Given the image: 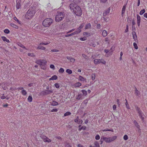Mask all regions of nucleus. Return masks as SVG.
I'll return each instance as SVG.
<instances>
[{"mask_svg":"<svg viewBox=\"0 0 147 147\" xmlns=\"http://www.w3.org/2000/svg\"><path fill=\"white\" fill-rule=\"evenodd\" d=\"M33 84H34L33 83H29L28 85V86H29L30 87H32V86H33Z\"/></svg>","mask_w":147,"mask_h":147,"instance_id":"nucleus-61","label":"nucleus"},{"mask_svg":"<svg viewBox=\"0 0 147 147\" xmlns=\"http://www.w3.org/2000/svg\"><path fill=\"white\" fill-rule=\"evenodd\" d=\"M3 32L6 34H8L9 33L10 31L9 29H5L4 30H3Z\"/></svg>","mask_w":147,"mask_h":147,"instance_id":"nucleus-43","label":"nucleus"},{"mask_svg":"<svg viewBox=\"0 0 147 147\" xmlns=\"http://www.w3.org/2000/svg\"><path fill=\"white\" fill-rule=\"evenodd\" d=\"M36 63L41 65L42 69L44 70H46L47 62L45 60H37L36 61Z\"/></svg>","mask_w":147,"mask_h":147,"instance_id":"nucleus-3","label":"nucleus"},{"mask_svg":"<svg viewBox=\"0 0 147 147\" xmlns=\"http://www.w3.org/2000/svg\"><path fill=\"white\" fill-rule=\"evenodd\" d=\"M95 74H94L92 75V80H94L95 79Z\"/></svg>","mask_w":147,"mask_h":147,"instance_id":"nucleus-47","label":"nucleus"},{"mask_svg":"<svg viewBox=\"0 0 147 147\" xmlns=\"http://www.w3.org/2000/svg\"><path fill=\"white\" fill-rule=\"evenodd\" d=\"M117 138V136H115L112 137H103V139L104 140V141L107 143L111 142L114 140H115Z\"/></svg>","mask_w":147,"mask_h":147,"instance_id":"nucleus-6","label":"nucleus"},{"mask_svg":"<svg viewBox=\"0 0 147 147\" xmlns=\"http://www.w3.org/2000/svg\"><path fill=\"white\" fill-rule=\"evenodd\" d=\"M103 131H109L113 132V129H104L102 130Z\"/></svg>","mask_w":147,"mask_h":147,"instance_id":"nucleus-38","label":"nucleus"},{"mask_svg":"<svg viewBox=\"0 0 147 147\" xmlns=\"http://www.w3.org/2000/svg\"><path fill=\"white\" fill-rule=\"evenodd\" d=\"M128 137L127 135H125L124 136H123V139L125 140H127L128 139Z\"/></svg>","mask_w":147,"mask_h":147,"instance_id":"nucleus-50","label":"nucleus"},{"mask_svg":"<svg viewBox=\"0 0 147 147\" xmlns=\"http://www.w3.org/2000/svg\"><path fill=\"white\" fill-rule=\"evenodd\" d=\"M28 101V102H31L32 101V98L31 96H29L27 98Z\"/></svg>","mask_w":147,"mask_h":147,"instance_id":"nucleus-26","label":"nucleus"},{"mask_svg":"<svg viewBox=\"0 0 147 147\" xmlns=\"http://www.w3.org/2000/svg\"><path fill=\"white\" fill-rule=\"evenodd\" d=\"M51 105L53 106H56L58 105V103L56 101H53L51 103Z\"/></svg>","mask_w":147,"mask_h":147,"instance_id":"nucleus-30","label":"nucleus"},{"mask_svg":"<svg viewBox=\"0 0 147 147\" xmlns=\"http://www.w3.org/2000/svg\"><path fill=\"white\" fill-rule=\"evenodd\" d=\"M126 101V102L125 103V105H126V107L127 109H129V105L128 104L127 101L126 99L125 100Z\"/></svg>","mask_w":147,"mask_h":147,"instance_id":"nucleus-33","label":"nucleus"},{"mask_svg":"<svg viewBox=\"0 0 147 147\" xmlns=\"http://www.w3.org/2000/svg\"><path fill=\"white\" fill-rule=\"evenodd\" d=\"M104 141V140L103 139V137H101V139L100 140V144H102V143L103 142V141Z\"/></svg>","mask_w":147,"mask_h":147,"instance_id":"nucleus-60","label":"nucleus"},{"mask_svg":"<svg viewBox=\"0 0 147 147\" xmlns=\"http://www.w3.org/2000/svg\"><path fill=\"white\" fill-rule=\"evenodd\" d=\"M66 71L67 73H68L69 74H71L72 73V71L71 70L69 69H67L66 70Z\"/></svg>","mask_w":147,"mask_h":147,"instance_id":"nucleus-35","label":"nucleus"},{"mask_svg":"<svg viewBox=\"0 0 147 147\" xmlns=\"http://www.w3.org/2000/svg\"><path fill=\"white\" fill-rule=\"evenodd\" d=\"M82 92L84 96H86L87 95V92L84 89L82 90Z\"/></svg>","mask_w":147,"mask_h":147,"instance_id":"nucleus-32","label":"nucleus"},{"mask_svg":"<svg viewBox=\"0 0 147 147\" xmlns=\"http://www.w3.org/2000/svg\"><path fill=\"white\" fill-rule=\"evenodd\" d=\"M135 93L136 95L139 96L140 94V92L136 88L135 91Z\"/></svg>","mask_w":147,"mask_h":147,"instance_id":"nucleus-29","label":"nucleus"},{"mask_svg":"<svg viewBox=\"0 0 147 147\" xmlns=\"http://www.w3.org/2000/svg\"><path fill=\"white\" fill-rule=\"evenodd\" d=\"M58 111V109H53L51 111V112H57Z\"/></svg>","mask_w":147,"mask_h":147,"instance_id":"nucleus-53","label":"nucleus"},{"mask_svg":"<svg viewBox=\"0 0 147 147\" xmlns=\"http://www.w3.org/2000/svg\"><path fill=\"white\" fill-rule=\"evenodd\" d=\"M0 98L2 99H4L5 98H6L7 99H9V97H7V96H6L4 95H3L1 96Z\"/></svg>","mask_w":147,"mask_h":147,"instance_id":"nucleus-34","label":"nucleus"},{"mask_svg":"<svg viewBox=\"0 0 147 147\" xmlns=\"http://www.w3.org/2000/svg\"><path fill=\"white\" fill-rule=\"evenodd\" d=\"M14 19L17 22L18 24H20V22H19V20L16 17H14Z\"/></svg>","mask_w":147,"mask_h":147,"instance_id":"nucleus-46","label":"nucleus"},{"mask_svg":"<svg viewBox=\"0 0 147 147\" xmlns=\"http://www.w3.org/2000/svg\"><path fill=\"white\" fill-rule=\"evenodd\" d=\"M86 128V127L84 126H82V127H81L79 129V130L80 131L82 129L85 130Z\"/></svg>","mask_w":147,"mask_h":147,"instance_id":"nucleus-49","label":"nucleus"},{"mask_svg":"<svg viewBox=\"0 0 147 147\" xmlns=\"http://www.w3.org/2000/svg\"><path fill=\"white\" fill-rule=\"evenodd\" d=\"M133 46L134 48L136 49H138V47L137 46V44L136 42H134L133 44Z\"/></svg>","mask_w":147,"mask_h":147,"instance_id":"nucleus-42","label":"nucleus"},{"mask_svg":"<svg viewBox=\"0 0 147 147\" xmlns=\"http://www.w3.org/2000/svg\"><path fill=\"white\" fill-rule=\"evenodd\" d=\"M3 40L4 42H9V39H8L6 37L4 36H2L1 37Z\"/></svg>","mask_w":147,"mask_h":147,"instance_id":"nucleus-20","label":"nucleus"},{"mask_svg":"<svg viewBox=\"0 0 147 147\" xmlns=\"http://www.w3.org/2000/svg\"><path fill=\"white\" fill-rule=\"evenodd\" d=\"M21 93L22 95L25 96L27 94V92L25 90H23L21 91Z\"/></svg>","mask_w":147,"mask_h":147,"instance_id":"nucleus-28","label":"nucleus"},{"mask_svg":"<svg viewBox=\"0 0 147 147\" xmlns=\"http://www.w3.org/2000/svg\"><path fill=\"white\" fill-rule=\"evenodd\" d=\"M107 32L105 30H103L102 32V35L103 37H105L107 35Z\"/></svg>","mask_w":147,"mask_h":147,"instance_id":"nucleus-24","label":"nucleus"},{"mask_svg":"<svg viewBox=\"0 0 147 147\" xmlns=\"http://www.w3.org/2000/svg\"><path fill=\"white\" fill-rule=\"evenodd\" d=\"M50 43V42L46 43V42H42L41 43H40V45L38 46V47H37V49H40L44 50L45 49V47H43L42 46H41L40 45H47L49 44Z\"/></svg>","mask_w":147,"mask_h":147,"instance_id":"nucleus-8","label":"nucleus"},{"mask_svg":"<svg viewBox=\"0 0 147 147\" xmlns=\"http://www.w3.org/2000/svg\"><path fill=\"white\" fill-rule=\"evenodd\" d=\"M45 138H44V140L45 142H51V140L49 138H47L46 136H45Z\"/></svg>","mask_w":147,"mask_h":147,"instance_id":"nucleus-25","label":"nucleus"},{"mask_svg":"<svg viewBox=\"0 0 147 147\" xmlns=\"http://www.w3.org/2000/svg\"><path fill=\"white\" fill-rule=\"evenodd\" d=\"M51 51L53 52H58L59 51V50L56 49H52L51 50Z\"/></svg>","mask_w":147,"mask_h":147,"instance_id":"nucleus-52","label":"nucleus"},{"mask_svg":"<svg viewBox=\"0 0 147 147\" xmlns=\"http://www.w3.org/2000/svg\"><path fill=\"white\" fill-rule=\"evenodd\" d=\"M128 26L127 25V26H126V28L125 30V32H128Z\"/></svg>","mask_w":147,"mask_h":147,"instance_id":"nucleus-63","label":"nucleus"},{"mask_svg":"<svg viewBox=\"0 0 147 147\" xmlns=\"http://www.w3.org/2000/svg\"><path fill=\"white\" fill-rule=\"evenodd\" d=\"M91 26V25L90 23H88L86 25L85 27V29H88L90 28Z\"/></svg>","mask_w":147,"mask_h":147,"instance_id":"nucleus-31","label":"nucleus"},{"mask_svg":"<svg viewBox=\"0 0 147 147\" xmlns=\"http://www.w3.org/2000/svg\"><path fill=\"white\" fill-rule=\"evenodd\" d=\"M35 11L32 8H29L26 13L25 18L27 19H31L34 16Z\"/></svg>","mask_w":147,"mask_h":147,"instance_id":"nucleus-2","label":"nucleus"},{"mask_svg":"<svg viewBox=\"0 0 147 147\" xmlns=\"http://www.w3.org/2000/svg\"><path fill=\"white\" fill-rule=\"evenodd\" d=\"M132 35H133V38L135 40V41L137 40V36L136 35V33L135 32L133 31L132 32Z\"/></svg>","mask_w":147,"mask_h":147,"instance_id":"nucleus-15","label":"nucleus"},{"mask_svg":"<svg viewBox=\"0 0 147 147\" xmlns=\"http://www.w3.org/2000/svg\"><path fill=\"white\" fill-rule=\"evenodd\" d=\"M50 67L51 69H54L55 67V66H54V65L53 64H51L50 65Z\"/></svg>","mask_w":147,"mask_h":147,"instance_id":"nucleus-62","label":"nucleus"},{"mask_svg":"<svg viewBox=\"0 0 147 147\" xmlns=\"http://www.w3.org/2000/svg\"><path fill=\"white\" fill-rule=\"evenodd\" d=\"M95 139L96 140H98L100 139V136L98 135H96L95 137Z\"/></svg>","mask_w":147,"mask_h":147,"instance_id":"nucleus-48","label":"nucleus"},{"mask_svg":"<svg viewBox=\"0 0 147 147\" xmlns=\"http://www.w3.org/2000/svg\"><path fill=\"white\" fill-rule=\"evenodd\" d=\"M69 8L71 11L76 16H80L82 15V10L80 7L74 4L71 3L69 5Z\"/></svg>","mask_w":147,"mask_h":147,"instance_id":"nucleus-1","label":"nucleus"},{"mask_svg":"<svg viewBox=\"0 0 147 147\" xmlns=\"http://www.w3.org/2000/svg\"><path fill=\"white\" fill-rule=\"evenodd\" d=\"M136 109L138 112L140 118L142 119V121H144V117H143V113L142 111L140 110L139 108L138 107H136Z\"/></svg>","mask_w":147,"mask_h":147,"instance_id":"nucleus-9","label":"nucleus"},{"mask_svg":"<svg viewBox=\"0 0 147 147\" xmlns=\"http://www.w3.org/2000/svg\"><path fill=\"white\" fill-rule=\"evenodd\" d=\"M65 16V14L61 12L58 13L55 17V21L56 22L61 21L64 18Z\"/></svg>","mask_w":147,"mask_h":147,"instance_id":"nucleus-5","label":"nucleus"},{"mask_svg":"<svg viewBox=\"0 0 147 147\" xmlns=\"http://www.w3.org/2000/svg\"><path fill=\"white\" fill-rule=\"evenodd\" d=\"M53 92V91L52 90H45L43 91V94L44 95H46L49 94L51 93H52Z\"/></svg>","mask_w":147,"mask_h":147,"instance_id":"nucleus-12","label":"nucleus"},{"mask_svg":"<svg viewBox=\"0 0 147 147\" xmlns=\"http://www.w3.org/2000/svg\"><path fill=\"white\" fill-rule=\"evenodd\" d=\"M89 34L87 32H84L83 33V35L84 36H86Z\"/></svg>","mask_w":147,"mask_h":147,"instance_id":"nucleus-64","label":"nucleus"},{"mask_svg":"<svg viewBox=\"0 0 147 147\" xmlns=\"http://www.w3.org/2000/svg\"><path fill=\"white\" fill-rule=\"evenodd\" d=\"M81 98V95L80 94H79L77 96V99L78 100L80 99Z\"/></svg>","mask_w":147,"mask_h":147,"instance_id":"nucleus-57","label":"nucleus"},{"mask_svg":"<svg viewBox=\"0 0 147 147\" xmlns=\"http://www.w3.org/2000/svg\"><path fill=\"white\" fill-rule=\"evenodd\" d=\"M55 86L57 88H59L60 87V85L58 83H56L54 84Z\"/></svg>","mask_w":147,"mask_h":147,"instance_id":"nucleus-44","label":"nucleus"},{"mask_svg":"<svg viewBox=\"0 0 147 147\" xmlns=\"http://www.w3.org/2000/svg\"><path fill=\"white\" fill-rule=\"evenodd\" d=\"M94 63L95 64H97L99 63H102L105 64L106 63L105 61L103 59H96L94 60Z\"/></svg>","mask_w":147,"mask_h":147,"instance_id":"nucleus-7","label":"nucleus"},{"mask_svg":"<svg viewBox=\"0 0 147 147\" xmlns=\"http://www.w3.org/2000/svg\"><path fill=\"white\" fill-rule=\"evenodd\" d=\"M127 7V4H126L125 5H123V6L122 10H121V16L122 17H123L124 16V14L126 9Z\"/></svg>","mask_w":147,"mask_h":147,"instance_id":"nucleus-11","label":"nucleus"},{"mask_svg":"<svg viewBox=\"0 0 147 147\" xmlns=\"http://www.w3.org/2000/svg\"><path fill=\"white\" fill-rule=\"evenodd\" d=\"M100 24H98L96 25V28L97 29H100Z\"/></svg>","mask_w":147,"mask_h":147,"instance_id":"nucleus-55","label":"nucleus"},{"mask_svg":"<svg viewBox=\"0 0 147 147\" xmlns=\"http://www.w3.org/2000/svg\"><path fill=\"white\" fill-rule=\"evenodd\" d=\"M81 86V83L79 82H77L75 83L74 85V86L75 88L79 87Z\"/></svg>","mask_w":147,"mask_h":147,"instance_id":"nucleus-19","label":"nucleus"},{"mask_svg":"<svg viewBox=\"0 0 147 147\" xmlns=\"http://www.w3.org/2000/svg\"><path fill=\"white\" fill-rule=\"evenodd\" d=\"M137 19L138 25V26H139L140 24V17L138 14L137 15Z\"/></svg>","mask_w":147,"mask_h":147,"instance_id":"nucleus-14","label":"nucleus"},{"mask_svg":"<svg viewBox=\"0 0 147 147\" xmlns=\"http://www.w3.org/2000/svg\"><path fill=\"white\" fill-rule=\"evenodd\" d=\"M80 40H81L84 41L86 40V37H84L80 38Z\"/></svg>","mask_w":147,"mask_h":147,"instance_id":"nucleus-51","label":"nucleus"},{"mask_svg":"<svg viewBox=\"0 0 147 147\" xmlns=\"http://www.w3.org/2000/svg\"><path fill=\"white\" fill-rule=\"evenodd\" d=\"M90 147H100L98 143L97 142H95L94 144L90 145Z\"/></svg>","mask_w":147,"mask_h":147,"instance_id":"nucleus-16","label":"nucleus"},{"mask_svg":"<svg viewBox=\"0 0 147 147\" xmlns=\"http://www.w3.org/2000/svg\"><path fill=\"white\" fill-rule=\"evenodd\" d=\"M16 7L17 9H19L20 8V7H21V5H20V4L16 3Z\"/></svg>","mask_w":147,"mask_h":147,"instance_id":"nucleus-36","label":"nucleus"},{"mask_svg":"<svg viewBox=\"0 0 147 147\" xmlns=\"http://www.w3.org/2000/svg\"><path fill=\"white\" fill-rule=\"evenodd\" d=\"M71 114V113L70 112H67L64 114V116L65 117L70 115Z\"/></svg>","mask_w":147,"mask_h":147,"instance_id":"nucleus-40","label":"nucleus"},{"mask_svg":"<svg viewBox=\"0 0 147 147\" xmlns=\"http://www.w3.org/2000/svg\"><path fill=\"white\" fill-rule=\"evenodd\" d=\"M28 55L31 57H33L34 56V54L33 53H28Z\"/></svg>","mask_w":147,"mask_h":147,"instance_id":"nucleus-54","label":"nucleus"},{"mask_svg":"<svg viewBox=\"0 0 147 147\" xmlns=\"http://www.w3.org/2000/svg\"><path fill=\"white\" fill-rule=\"evenodd\" d=\"M134 123L136 126V127H137V128L139 129V130H140V126L138 125V122H137L136 121H134Z\"/></svg>","mask_w":147,"mask_h":147,"instance_id":"nucleus-22","label":"nucleus"},{"mask_svg":"<svg viewBox=\"0 0 147 147\" xmlns=\"http://www.w3.org/2000/svg\"><path fill=\"white\" fill-rule=\"evenodd\" d=\"M8 84L6 82H3L0 84V86H1L3 90H6L7 88V86Z\"/></svg>","mask_w":147,"mask_h":147,"instance_id":"nucleus-10","label":"nucleus"},{"mask_svg":"<svg viewBox=\"0 0 147 147\" xmlns=\"http://www.w3.org/2000/svg\"><path fill=\"white\" fill-rule=\"evenodd\" d=\"M67 59L69 60L71 62L74 63L75 61V59L72 57L69 56H67Z\"/></svg>","mask_w":147,"mask_h":147,"instance_id":"nucleus-18","label":"nucleus"},{"mask_svg":"<svg viewBox=\"0 0 147 147\" xmlns=\"http://www.w3.org/2000/svg\"><path fill=\"white\" fill-rule=\"evenodd\" d=\"M91 46H93V47H95L96 45L95 43L93 41L91 42L90 44Z\"/></svg>","mask_w":147,"mask_h":147,"instance_id":"nucleus-41","label":"nucleus"},{"mask_svg":"<svg viewBox=\"0 0 147 147\" xmlns=\"http://www.w3.org/2000/svg\"><path fill=\"white\" fill-rule=\"evenodd\" d=\"M53 20L50 18H47L45 19L42 22L43 25L45 27H49L53 22Z\"/></svg>","mask_w":147,"mask_h":147,"instance_id":"nucleus-4","label":"nucleus"},{"mask_svg":"<svg viewBox=\"0 0 147 147\" xmlns=\"http://www.w3.org/2000/svg\"><path fill=\"white\" fill-rule=\"evenodd\" d=\"M57 79V76L56 75H54L49 79V80H56Z\"/></svg>","mask_w":147,"mask_h":147,"instance_id":"nucleus-21","label":"nucleus"},{"mask_svg":"<svg viewBox=\"0 0 147 147\" xmlns=\"http://www.w3.org/2000/svg\"><path fill=\"white\" fill-rule=\"evenodd\" d=\"M108 0H100L101 3H105Z\"/></svg>","mask_w":147,"mask_h":147,"instance_id":"nucleus-58","label":"nucleus"},{"mask_svg":"<svg viewBox=\"0 0 147 147\" xmlns=\"http://www.w3.org/2000/svg\"><path fill=\"white\" fill-rule=\"evenodd\" d=\"M78 80L80 81H82L83 82H86V79L82 76H80L78 77Z\"/></svg>","mask_w":147,"mask_h":147,"instance_id":"nucleus-13","label":"nucleus"},{"mask_svg":"<svg viewBox=\"0 0 147 147\" xmlns=\"http://www.w3.org/2000/svg\"><path fill=\"white\" fill-rule=\"evenodd\" d=\"M84 26V24H81L77 30L78 31H80V32L81 31V29L83 28Z\"/></svg>","mask_w":147,"mask_h":147,"instance_id":"nucleus-23","label":"nucleus"},{"mask_svg":"<svg viewBox=\"0 0 147 147\" xmlns=\"http://www.w3.org/2000/svg\"><path fill=\"white\" fill-rule=\"evenodd\" d=\"M145 12V10L144 9H143L141 10L140 12V15H142Z\"/></svg>","mask_w":147,"mask_h":147,"instance_id":"nucleus-37","label":"nucleus"},{"mask_svg":"<svg viewBox=\"0 0 147 147\" xmlns=\"http://www.w3.org/2000/svg\"><path fill=\"white\" fill-rule=\"evenodd\" d=\"M82 122H83V121L81 119H80L78 118V123L79 124H81L82 123Z\"/></svg>","mask_w":147,"mask_h":147,"instance_id":"nucleus-45","label":"nucleus"},{"mask_svg":"<svg viewBox=\"0 0 147 147\" xmlns=\"http://www.w3.org/2000/svg\"><path fill=\"white\" fill-rule=\"evenodd\" d=\"M117 108V105H114L113 107V110H115Z\"/></svg>","mask_w":147,"mask_h":147,"instance_id":"nucleus-59","label":"nucleus"},{"mask_svg":"<svg viewBox=\"0 0 147 147\" xmlns=\"http://www.w3.org/2000/svg\"><path fill=\"white\" fill-rule=\"evenodd\" d=\"M10 25L12 27L15 28V29H18V26L13 23H11L10 24Z\"/></svg>","mask_w":147,"mask_h":147,"instance_id":"nucleus-27","label":"nucleus"},{"mask_svg":"<svg viewBox=\"0 0 147 147\" xmlns=\"http://www.w3.org/2000/svg\"><path fill=\"white\" fill-rule=\"evenodd\" d=\"M64 71L65 70L63 68H61L59 69V71L60 73H62L64 72Z\"/></svg>","mask_w":147,"mask_h":147,"instance_id":"nucleus-39","label":"nucleus"},{"mask_svg":"<svg viewBox=\"0 0 147 147\" xmlns=\"http://www.w3.org/2000/svg\"><path fill=\"white\" fill-rule=\"evenodd\" d=\"M80 33V31H78L77 30L76 31L74 32H73L74 35L76 34H77L78 33Z\"/></svg>","mask_w":147,"mask_h":147,"instance_id":"nucleus-56","label":"nucleus"},{"mask_svg":"<svg viewBox=\"0 0 147 147\" xmlns=\"http://www.w3.org/2000/svg\"><path fill=\"white\" fill-rule=\"evenodd\" d=\"M110 8H109L106 11H105L103 13V16H105L108 13H109L110 12Z\"/></svg>","mask_w":147,"mask_h":147,"instance_id":"nucleus-17","label":"nucleus"}]
</instances>
